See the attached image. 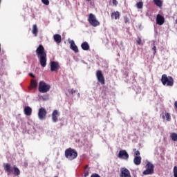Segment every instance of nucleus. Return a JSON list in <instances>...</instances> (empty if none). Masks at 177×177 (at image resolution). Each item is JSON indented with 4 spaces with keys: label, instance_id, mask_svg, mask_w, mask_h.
Instances as JSON below:
<instances>
[{
    "label": "nucleus",
    "instance_id": "nucleus-20",
    "mask_svg": "<svg viewBox=\"0 0 177 177\" xmlns=\"http://www.w3.org/2000/svg\"><path fill=\"white\" fill-rule=\"evenodd\" d=\"M37 87V82L35 80H31L30 86L29 89L31 90L32 88H36Z\"/></svg>",
    "mask_w": 177,
    "mask_h": 177
},
{
    "label": "nucleus",
    "instance_id": "nucleus-31",
    "mask_svg": "<svg viewBox=\"0 0 177 177\" xmlns=\"http://www.w3.org/2000/svg\"><path fill=\"white\" fill-rule=\"evenodd\" d=\"M42 3H44L46 6L49 5V1L48 0H41Z\"/></svg>",
    "mask_w": 177,
    "mask_h": 177
},
{
    "label": "nucleus",
    "instance_id": "nucleus-23",
    "mask_svg": "<svg viewBox=\"0 0 177 177\" xmlns=\"http://www.w3.org/2000/svg\"><path fill=\"white\" fill-rule=\"evenodd\" d=\"M154 173V171H152L151 169H146V170H145L143 171V174L147 176V175H151Z\"/></svg>",
    "mask_w": 177,
    "mask_h": 177
},
{
    "label": "nucleus",
    "instance_id": "nucleus-43",
    "mask_svg": "<svg viewBox=\"0 0 177 177\" xmlns=\"http://www.w3.org/2000/svg\"><path fill=\"white\" fill-rule=\"evenodd\" d=\"M91 0H86V1H88V2H89V1H91Z\"/></svg>",
    "mask_w": 177,
    "mask_h": 177
},
{
    "label": "nucleus",
    "instance_id": "nucleus-4",
    "mask_svg": "<svg viewBox=\"0 0 177 177\" xmlns=\"http://www.w3.org/2000/svg\"><path fill=\"white\" fill-rule=\"evenodd\" d=\"M65 156L69 160H73L77 158V152L75 151V149L68 148L65 151Z\"/></svg>",
    "mask_w": 177,
    "mask_h": 177
},
{
    "label": "nucleus",
    "instance_id": "nucleus-29",
    "mask_svg": "<svg viewBox=\"0 0 177 177\" xmlns=\"http://www.w3.org/2000/svg\"><path fill=\"white\" fill-rule=\"evenodd\" d=\"M136 42H137L138 45L141 46V45H142V40H141V38L138 37L137 38Z\"/></svg>",
    "mask_w": 177,
    "mask_h": 177
},
{
    "label": "nucleus",
    "instance_id": "nucleus-12",
    "mask_svg": "<svg viewBox=\"0 0 177 177\" xmlns=\"http://www.w3.org/2000/svg\"><path fill=\"white\" fill-rule=\"evenodd\" d=\"M164 23H165V17L162 15L158 14L156 17V24L159 26H162L163 25Z\"/></svg>",
    "mask_w": 177,
    "mask_h": 177
},
{
    "label": "nucleus",
    "instance_id": "nucleus-45",
    "mask_svg": "<svg viewBox=\"0 0 177 177\" xmlns=\"http://www.w3.org/2000/svg\"><path fill=\"white\" fill-rule=\"evenodd\" d=\"M176 24H177V19H176Z\"/></svg>",
    "mask_w": 177,
    "mask_h": 177
},
{
    "label": "nucleus",
    "instance_id": "nucleus-34",
    "mask_svg": "<svg viewBox=\"0 0 177 177\" xmlns=\"http://www.w3.org/2000/svg\"><path fill=\"white\" fill-rule=\"evenodd\" d=\"M76 92H77V91L74 90L73 88H72V89L71 90V93L72 95H73V94L75 93Z\"/></svg>",
    "mask_w": 177,
    "mask_h": 177
},
{
    "label": "nucleus",
    "instance_id": "nucleus-18",
    "mask_svg": "<svg viewBox=\"0 0 177 177\" xmlns=\"http://www.w3.org/2000/svg\"><path fill=\"white\" fill-rule=\"evenodd\" d=\"M141 160H142V158L140 156H136L133 159V162L136 165H140L141 164Z\"/></svg>",
    "mask_w": 177,
    "mask_h": 177
},
{
    "label": "nucleus",
    "instance_id": "nucleus-41",
    "mask_svg": "<svg viewBox=\"0 0 177 177\" xmlns=\"http://www.w3.org/2000/svg\"><path fill=\"white\" fill-rule=\"evenodd\" d=\"M88 167V165H86V166H85V169H86Z\"/></svg>",
    "mask_w": 177,
    "mask_h": 177
},
{
    "label": "nucleus",
    "instance_id": "nucleus-6",
    "mask_svg": "<svg viewBox=\"0 0 177 177\" xmlns=\"http://www.w3.org/2000/svg\"><path fill=\"white\" fill-rule=\"evenodd\" d=\"M88 21L93 27H97L100 26V23L97 20L95 16L93 13H90Z\"/></svg>",
    "mask_w": 177,
    "mask_h": 177
},
{
    "label": "nucleus",
    "instance_id": "nucleus-22",
    "mask_svg": "<svg viewBox=\"0 0 177 177\" xmlns=\"http://www.w3.org/2000/svg\"><path fill=\"white\" fill-rule=\"evenodd\" d=\"M146 168L147 169H151V171H154V166L153 163H151V162H147V164L146 165Z\"/></svg>",
    "mask_w": 177,
    "mask_h": 177
},
{
    "label": "nucleus",
    "instance_id": "nucleus-38",
    "mask_svg": "<svg viewBox=\"0 0 177 177\" xmlns=\"http://www.w3.org/2000/svg\"><path fill=\"white\" fill-rule=\"evenodd\" d=\"M88 174H89L88 171H85L84 177H87L88 176Z\"/></svg>",
    "mask_w": 177,
    "mask_h": 177
},
{
    "label": "nucleus",
    "instance_id": "nucleus-14",
    "mask_svg": "<svg viewBox=\"0 0 177 177\" xmlns=\"http://www.w3.org/2000/svg\"><path fill=\"white\" fill-rule=\"evenodd\" d=\"M70 48L73 50L75 53H77L79 52L78 47L76 46L73 40L70 41Z\"/></svg>",
    "mask_w": 177,
    "mask_h": 177
},
{
    "label": "nucleus",
    "instance_id": "nucleus-8",
    "mask_svg": "<svg viewBox=\"0 0 177 177\" xmlns=\"http://www.w3.org/2000/svg\"><path fill=\"white\" fill-rule=\"evenodd\" d=\"M46 114H47V112H46V110L44 108L41 107L39 109L38 118L40 120H43L44 119H45Z\"/></svg>",
    "mask_w": 177,
    "mask_h": 177
},
{
    "label": "nucleus",
    "instance_id": "nucleus-46",
    "mask_svg": "<svg viewBox=\"0 0 177 177\" xmlns=\"http://www.w3.org/2000/svg\"><path fill=\"white\" fill-rule=\"evenodd\" d=\"M1 94H0V100H1Z\"/></svg>",
    "mask_w": 177,
    "mask_h": 177
},
{
    "label": "nucleus",
    "instance_id": "nucleus-19",
    "mask_svg": "<svg viewBox=\"0 0 177 177\" xmlns=\"http://www.w3.org/2000/svg\"><path fill=\"white\" fill-rule=\"evenodd\" d=\"M120 14L119 11L114 12L111 14V18L115 19V20L120 19Z\"/></svg>",
    "mask_w": 177,
    "mask_h": 177
},
{
    "label": "nucleus",
    "instance_id": "nucleus-47",
    "mask_svg": "<svg viewBox=\"0 0 177 177\" xmlns=\"http://www.w3.org/2000/svg\"><path fill=\"white\" fill-rule=\"evenodd\" d=\"M1 0H0V4H1Z\"/></svg>",
    "mask_w": 177,
    "mask_h": 177
},
{
    "label": "nucleus",
    "instance_id": "nucleus-10",
    "mask_svg": "<svg viewBox=\"0 0 177 177\" xmlns=\"http://www.w3.org/2000/svg\"><path fill=\"white\" fill-rule=\"evenodd\" d=\"M59 63L57 62H50V71L51 72H57V70L59 69Z\"/></svg>",
    "mask_w": 177,
    "mask_h": 177
},
{
    "label": "nucleus",
    "instance_id": "nucleus-1",
    "mask_svg": "<svg viewBox=\"0 0 177 177\" xmlns=\"http://www.w3.org/2000/svg\"><path fill=\"white\" fill-rule=\"evenodd\" d=\"M36 55H37L38 59H39L40 65L45 68L46 66V53L44 50L43 45L40 44L36 50Z\"/></svg>",
    "mask_w": 177,
    "mask_h": 177
},
{
    "label": "nucleus",
    "instance_id": "nucleus-26",
    "mask_svg": "<svg viewBox=\"0 0 177 177\" xmlns=\"http://www.w3.org/2000/svg\"><path fill=\"white\" fill-rule=\"evenodd\" d=\"M171 138L174 142H177V133L174 132L171 134Z\"/></svg>",
    "mask_w": 177,
    "mask_h": 177
},
{
    "label": "nucleus",
    "instance_id": "nucleus-21",
    "mask_svg": "<svg viewBox=\"0 0 177 177\" xmlns=\"http://www.w3.org/2000/svg\"><path fill=\"white\" fill-rule=\"evenodd\" d=\"M37 32H38V28L36 24H34L32 26V35H35V37L37 36Z\"/></svg>",
    "mask_w": 177,
    "mask_h": 177
},
{
    "label": "nucleus",
    "instance_id": "nucleus-2",
    "mask_svg": "<svg viewBox=\"0 0 177 177\" xmlns=\"http://www.w3.org/2000/svg\"><path fill=\"white\" fill-rule=\"evenodd\" d=\"M3 169L8 176L13 174L15 176H18L20 174V170L18 167H15V166L12 167L10 163H3Z\"/></svg>",
    "mask_w": 177,
    "mask_h": 177
},
{
    "label": "nucleus",
    "instance_id": "nucleus-44",
    "mask_svg": "<svg viewBox=\"0 0 177 177\" xmlns=\"http://www.w3.org/2000/svg\"><path fill=\"white\" fill-rule=\"evenodd\" d=\"M0 53H1V44H0Z\"/></svg>",
    "mask_w": 177,
    "mask_h": 177
},
{
    "label": "nucleus",
    "instance_id": "nucleus-33",
    "mask_svg": "<svg viewBox=\"0 0 177 177\" xmlns=\"http://www.w3.org/2000/svg\"><path fill=\"white\" fill-rule=\"evenodd\" d=\"M91 177H100V176H99V174H97V173H93Z\"/></svg>",
    "mask_w": 177,
    "mask_h": 177
},
{
    "label": "nucleus",
    "instance_id": "nucleus-17",
    "mask_svg": "<svg viewBox=\"0 0 177 177\" xmlns=\"http://www.w3.org/2000/svg\"><path fill=\"white\" fill-rule=\"evenodd\" d=\"M81 47H82V50H84V51H87V50H88L89 48H90V46H89V44H88L87 41L83 42V43L81 44Z\"/></svg>",
    "mask_w": 177,
    "mask_h": 177
},
{
    "label": "nucleus",
    "instance_id": "nucleus-9",
    "mask_svg": "<svg viewBox=\"0 0 177 177\" xmlns=\"http://www.w3.org/2000/svg\"><path fill=\"white\" fill-rule=\"evenodd\" d=\"M96 76H97L98 82L102 85L104 84V77L102 71H100V70L97 71Z\"/></svg>",
    "mask_w": 177,
    "mask_h": 177
},
{
    "label": "nucleus",
    "instance_id": "nucleus-36",
    "mask_svg": "<svg viewBox=\"0 0 177 177\" xmlns=\"http://www.w3.org/2000/svg\"><path fill=\"white\" fill-rule=\"evenodd\" d=\"M113 4L115 6L118 5V1L116 0H113Z\"/></svg>",
    "mask_w": 177,
    "mask_h": 177
},
{
    "label": "nucleus",
    "instance_id": "nucleus-35",
    "mask_svg": "<svg viewBox=\"0 0 177 177\" xmlns=\"http://www.w3.org/2000/svg\"><path fill=\"white\" fill-rule=\"evenodd\" d=\"M152 50L154 51L153 54L155 55L156 53V46H154L152 48Z\"/></svg>",
    "mask_w": 177,
    "mask_h": 177
},
{
    "label": "nucleus",
    "instance_id": "nucleus-11",
    "mask_svg": "<svg viewBox=\"0 0 177 177\" xmlns=\"http://www.w3.org/2000/svg\"><path fill=\"white\" fill-rule=\"evenodd\" d=\"M120 177H131L129 170L125 167L121 169Z\"/></svg>",
    "mask_w": 177,
    "mask_h": 177
},
{
    "label": "nucleus",
    "instance_id": "nucleus-7",
    "mask_svg": "<svg viewBox=\"0 0 177 177\" xmlns=\"http://www.w3.org/2000/svg\"><path fill=\"white\" fill-rule=\"evenodd\" d=\"M118 157L120 159L127 160L129 158V155L125 149H121L119 151Z\"/></svg>",
    "mask_w": 177,
    "mask_h": 177
},
{
    "label": "nucleus",
    "instance_id": "nucleus-27",
    "mask_svg": "<svg viewBox=\"0 0 177 177\" xmlns=\"http://www.w3.org/2000/svg\"><path fill=\"white\" fill-rule=\"evenodd\" d=\"M41 98H42V100H44V101H47V100H49V95H48V94H44V95H41Z\"/></svg>",
    "mask_w": 177,
    "mask_h": 177
},
{
    "label": "nucleus",
    "instance_id": "nucleus-39",
    "mask_svg": "<svg viewBox=\"0 0 177 177\" xmlns=\"http://www.w3.org/2000/svg\"><path fill=\"white\" fill-rule=\"evenodd\" d=\"M29 75H30L31 77H32V78H35V76L32 73H29Z\"/></svg>",
    "mask_w": 177,
    "mask_h": 177
},
{
    "label": "nucleus",
    "instance_id": "nucleus-13",
    "mask_svg": "<svg viewBox=\"0 0 177 177\" xmlns=\"http://www.w3.org/2000/svg\"><path fill=\"white\" fill-rule=\"evenodd\" d=\"M59 115V111L57 109H55L52 113V121L54 123L57 122Z\"/></svg>",
    "mask_w": 177,
    "mask_h": 177
},
{
    "label": "nucleus",
    "instance_id": "nucleus-5",
    "mask_svg": "<svg viewBox=\"0 0 177 177\" xmlns=\"http://www.w3.org/2000/svg\"><path fill=\"white\" fill-rule=\"evenodd\" d=\"M50 86L44 81H40L39 83V91L41 93H46L50 91Z\"/></svg>",
    "mask_w": 177,
    "mask_h": 177
},
{
    "label": "nucleus",
    "instance_id": "nucleus-15",
    "mask_svg": "<svg viewBox=\"0 0 177 177\" xmlns=\"http://www.w3.org/2000/svg\"><path fill=\"white\" fill-rule=\"evenodd\" d=\"M24 113L27 116H30L32 114V108L29 106H26L24 108Z\"/></svg>",
    "mask_w": 177,
    "mask_h": 177
},
{
    "label": "nucleus",
    "instance_id": "nucleus-25",
    "mask_svg": "<svg viewBox=\"0 0 177 177\" xmlns=\"http://www.w3.org/2000/svg\"><path fill=\"white\" fill-rule=\"evenodd\" d=\"M162 118L167 119V121H169L171 119V116L169 113H165V114H162Z\"/></svg>",
    "mask_w": 177,
    "mask_h": 177
},
{
    "label": "nucleus",
    "instance_id": "nucleus-32",
    "mask_svg": "<svg viewBox=\"0 0 177 177\" xmlns=\"http://www.w3.org/2000/svg\"><path fill=\"white\" fill-rule=\"evenodd\" d=\"M124 21L125 24H127L129 21V19L128 17L124 16Z\"/></svg>",
    "mask_w": 177,
    "mask_h": 177
},
{
    "label": "nucleus",
    "instance_id": "nucleus-40",
    "mask_svg": "<svg viewBox=\"0 0 177 177\" xmlns=\"http://www.w3.org/2000/svg\"><path fill=\"white\" fill-rule=\"evenodd\" d=\"M174 106H175L176 109H177V101L175 102Z\"/></svg>",
    "mask_w": 177,
    "mask_h": 177
},
{
    "label": "nucleus",
    "instance_id": "nucleus-3",
    "mask_svg": "<svg viewBox=\"0 0 177 177\" xmlns=\"http://www.w3.org/2000/svg\"><path fill=\"white\" fill-rule=\"evenodd\" d=\"M161 82L163 86H173L174 84V80L171 76H167V74H163L161 77Z\"/></svg>",
    "mask_w": 177,
    "mask_h": 177
},
{
    "label": "nucleus",
    "instance_id": "nucleus-42",
    "mask_svg": "<svg viewBox=\"0 0 177 177\" xmlns=\"http://www.w3.org/2000/svg\"><path fill=\"white\" fill-rule=\"evenodd\" d=\"M77 96H78V97H80V93H78Z\"/></svg>",
    "mask_w": 177,
    "mask_h": 177
},
{
    "label": "nucleus",
    "instance_id": "nucleus-28",
    "mask_svg": "<svg viewBox=\"0 0 177 177\" xmlns=\"http://www.w3.org/2000/svg\"><path fill=\"white\" fill-rule=\"evenodd\" d=\"M136 6L138 9H142L143 8V3L142 1L138 2Z\"/></svg>",
    "mask_w": 177,
    "mask_h": 177
},
{
    "label": "nucleus",
    "instance_id": "nucleus-16",
    "mask_svg": "<svg viewBox=\"0 0 177 177\" xmlns=\"http://www.w3.org/2000/svg\"><path fill=\"white\" fill-rule=\"evenodd\" d=\"M53 39L57 44H60L62 41V36L59 34H55L53 36Z\"/></svg>",
    "mask_w": 177,
    "mask_h": 177
},
{
    "label": "nucleus",
    "instance_id": "nucleus-30",
    "mask_svg": "<svg viewBox=\"0 0 177 177\" xmlns=\"http://www.w3.org/2000/svg\"><path fill=\"white\" fill-rule=\"evenodd\" d=\"M174 177H177V166H174Z\"/></svg>",
    "mask_w": 177,
    "mask_h": 177
},
{
    "label": "nucleus",
    "instance_id": "nucleus-37",
    "mask_svg": "<svg viewBox=\"0 0 177 177\" xmlns=\"http://www.w3.org/2000/svg\"><path fill=\"white\" fill-rule=\"evenodd\" d=\"M140 153V151H138V150L136 151V152H135V154H136V156H139Z\"/></svg>",
    "mask_w": 177,
    "mask_h": 177
},
{
    "label": "nucleus",
    "instance_id": "nucleus-24",
    "mask_svg": "<svg viewBox=\"0 0 177 177\" xmlns=\"http://www.w3.org/2000/svg\"><path fill=\"white\" fill-rule=\"evenodd\" d=\"M153 3H155L156 6H157L159 8H161L162 6V2L161 0H153Z\"/></svg>",
    "mask_w": 177,
    "mask_h": 177
}]
</instances>
